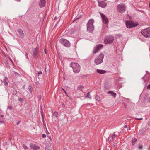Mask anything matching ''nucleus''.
<instances>
[{
    "instance_id": "1",
    "label": "nucleus",
    "mask_w": 150,
    "mask_h": 150,
    "mask_svg": "<svg viewBox=\"0 0 150 150\" xmlns=\"http://www.w3.org/2000/svg\"><path fill=\"white\" fill-rule=\"evenodd\" d=\"M70 67L72 68L74 73H78L79 72L80 67L77 63L72 62L70 64Z\"/></svg>"
},
{
    "instance_id": "2",
    "label": "nucleus",
    "mask_w": 150,
    "mask_h": 150,
    "mask_svg": "<svg viewBox=\"0 0 150 150\" xmlns=\"http://www.w3.org/2000/svg\"><path fill=\"white\" fill-rule=\"evenodd\" d=\"M94 20L93 19H90L88 22L87 24V29L88 31L90 32H92L94 30L93 23Z\"/></svg>"
},
{
    "instance_id": "3",
    "label": "nucleus",
    "mask_w": 150,
    "mask_h": 150,
    "mask_svg": "<svg viewBox=\"0 0 150 150\" xmlns=\"http://www.w3.org/2000/svg\"><path fill=\"white\" fill-rule=\"evenodd\" d=\"M141 32L142 34L145 37L150 38V28L142 30Z\"/></svg>"
},
{
    "instance_id": "4",
    "label": "nucleus",
    "mask_w": 150,
    "mask_h": 150,
    "mask_svg": "<svg viewBox=\"0 0 150 150\" xmlns=\"http://www.w3.org/2000/svg\"><path fill=\"white\" fill-rule=\"evenodd\" d=\"M104 57V55L103 53L100 54L95 59L94 61L96 65H98L101 64L103 62Z\"/></svg>"
},
{
    "instance_id": "5",
    "label": "nucleus",
    "mask_w": 150,
    "mask_h": 150,
    "mask_svg": "<svg viewBox=\"0 0 150 150\" xmlns=\"http://www.w3.org/2000/svg\"><path fill=\"white\" fill-rule=\"evenodd\" d=\"M117 7L118 11L120 13H123L124 12L126 8L125 5L123 3L118 4Z\"/></svg>"
},
{
    "instance_id": "6",
    "label": "nucleus",
    "mask_w": 150,
    "mask_h": 150,
    "mask_svg": "<svg viewBox=\"0 0 150 150\" xmlns=\"http://www.w3.org/2000/svg\"><path fill=\"white\" fill-rule=\"evenodd\" d=\"M126 24L127 28H131L132 27L137 26L138 25V23H135L133 22L129 21H126Z\"/></svg>"
},
{
    "instance_id": "7",
    "label": "nucleus",
    "mask_w": 150,
    "mask_h": 150,
    "mask_svg": "<svg viewBox=\"0 0 150 150\" xmlns=\"http://www.w3.org/2000/svg\"><path fill=\"white\" fill-rule=\"evenodd\" d=\"M59 42L62 45L67 47H69L70 46V43L67 40L64 39H61L59 40Z\"/></svg>"
},
{
    "instance_id": "8",
    "label": "nucleus",
    "mask_w": 150,
    "mask_h": 150,
    "mask_svg": "<svg viewBox=\"0 0 150 150\" xmlns=\"http://www.w3.org/2000/svg\"><path fill=\"white\" fill-rule=\"evenodd\" d=\"M114 40V38L112 36H108L104 40V43L105 44H110Z\"/></svg>"
},
{
    "instance_id": "9",
    "label": "nucleus",
    "mask_w": 150,
    "mask_h": 150,
    "mask_svg": "<svg viewBox=\"0 0 150 150\" xmlns=\"http://www.w3.org/2000/svg\"><path fill=\"white\" fill-rule=\"evenodd\" d=\"M103 45L102 44H98L93 49V54H96L98 52V50L103 48Z\"/></svg>"
},
{
    "instance_id": "10",
    "label": "nucleus",
    "mask_w": 150,
    "mask_h": 150,
    "mask_svg": "<svg viewBox=\"0 0 150 150\" xmlns=\"http://www.w3.org/2000/svg\"><path fill=\"white\" fill-rule=\"evenodd\" d=\"M100 14L102 19L103 22L105 24H108L109 22L108 20L105 15L100 13Z\"/></svg>"
},
{
    "instance_id": "11",
    "label": "nucleus",
    "mask_w": 150,
    "mask_h": 150,
    "mask_svg": "<svg viewBox=\"0 0 150 150\" xmlns=\"http://www.w3.org/2000/svg\"><path fill=\"white\" fill-rule=\"evenodd\" d=\"M30 146L31 148L33 150H38L40 149V147L39 146L33 144H30Z\"/></svg>"
},
{
    "instance_id": "12",
    "label": "nucleus",
    "mask_w": 150,
    "mask_h": 150,
    "mask_svg": "<svg viewBox=\"0 0 150 150\" xmlns=\"http://www.w3.org/2000/svg\"><path fill=\"white\" fill-rule=\"evenodd\" d=\"M98 5L99 6L101 7L102 8H105L107 5V4L104 1H98Z\"/></svg>"
},
{
    "instance_id": "13",
    "label": "nucleus",
    "mask_w": 150,
    "mask_h": 150,
    "mask_svg": "<svg viewBox=\"0 0 150 150\" xmlns=\"http://www.w3.org/2000/svg\"><path fill=\"white\" fill-rule=\"evenodd\" d=\"M39 52V49L38 46L36 48L33 50V55L34 57H36L38 54Z\"/></svg>"
},
{
    "instance_id": "14",
    "label": "nucleus",
    "mask_w": 150,
    "mask_h": 150,
    "mask_svg": "<svg viewBox=\"0 0 150 150\" xmlns=\"http://www.w3.org/2000/svg\"><path fill=\"white\" fill-rule=\"evenodd\" d=\"M45 0H40V1L39 3V6L41 7H42L45 6Z\"/></svg>"
},
{
    "instance_id": "15",
    "label": "nucleus",
    "mask_w": 150,
    "mask_h": 150,
    "mask_svg": "<svg viewBox=\"0 0 150 150\" xmlns=\"http://www.w3.org/2000/svg\"><path fill=\"white\" fill-rule=\"evenodd\" d=\"M108 94H110L112 95L114 98H115L116 97V93L112 91H109L107 93Z\"/></svg>"
},
{
    "instance_id": "16",
    "label": "nucleus",
    "mask_w": 150,
    "mask_h": 150,
    "mask_svg": "<svg viewBox=\"0 0 150 150\" xmlns=\"http://www.w3.org/2000/svg\"><path fill=\"white\" fill-rule=\"evenodd\" d=\"M17 31L19 33L20 36H24V33L22 29H18L17 30Z\"/></svg>"
},
{
    "instance_id": "17",
    "label": "nucleus",
    "mask_w": 150,
    "mask_h": 150,
    "mask_svg": "<svg viewBox=\"0 0 150 150\" xmlns=\"http://www.w3.org/2000/svg\"><path fill=\"white\" fill-rule=\"evenodd\" d=\"M4 82L5 86H6L8 85V80L7 77H5V78L4 80Z\"/></svg>"
},
{
    "instance_id": "18",
    "label": "nucleus",
    "mask_w": 150,
    "mask_h": 150,
    "mask_svg": "<svg viewBox=\"0 0 150 150\" xmlns=\"http://www.w3.org/2000/svg\"><path fill=\"white\" fill-rule=\"evenodd\" d=\"M97 72L100 74H104L106 72V71L104 70H100L98 69H97Z\"/></svg>"
},
{
    "instance_id": "19",
    "label": "nucleus",
    "mask_w": 150,
    "mask_h": 150,
    "mask_svg": "<svg viewBox=\"0 0 150 150\" xmlns=\"http://www.w3.org/2000/svg\"><path fill=\"white\" fill-rule=\"evenodd\" d=\"M86 98H89L90 99L91 98V96L90 95V93L88 92L86 94Z\"/></svg>"
},
{
    "instance_id": "20",
    "label": "nucleus",
    "mask_w": 150,
    "mask_h": 150,
    "mask_svg": "<svg viewBox=\"0 0 150 150\" xmlns=\"http://www.w3.org/2000/svg\"><path fill=\"white\" fill-rule=\"evenodd\" d=\"M77 88L78 89L81 90L83 88V85H80Z\"/></svg>"
},
{
    "instance_id": "21",
    "label": "nucleus",
    "mask_w": 150,
    "mask_h": 150,
    "mask_svg": "<svg viewBox=\"0 0 150 150\" xmlns=\"http://www.w3.org/2000/svg\"><path fill=\"white\" fill-rule=\"evenodd\" d=\"M28 88L29 89L30 92V93H32V88L31 86L30 85L29 86H28Z\"/></svg>"
},
{
    "instance_id": "22",
    "label": "nucleus",
    "mask_w": 150,
    "mask_h": 150,
    "mask_svg": "<svg viewBox=\"0 0 150 150\" xmlns=\"http://www.w3.org/2000/svg\"><path fill=\"white\" fill-rule=\"evenodd\" d=\"M137 141V139L136 138H134L132 142V145H134L135 144V142Z\"/></svg>"
},
{
    "instance_id": "23",
    "label": "nucleus",
    "mask_w": 150,
    "mask_h": 150,
    "mask_svg": "<svg viewBox=\"0 0 150 150\" xmlns=\"http://www.w3.org/2000/svg\"><path fill=\"white\" fill-rule=\"evenodd\" d=\"M23 147L25 150H27L28 149V148L25 144H23Z\"/></svg>"
},
{
    "instance_id": "24",
    "label": "nucleus",
    "mask_w": 150,
    "mask_h": 150,
    "mask_svg": "<svg viewBox=\"0 0 150 150\" xmlns=\"http://www.w3.org/2000/svg\"><path fill=\"white\" fill-rule=\"evenodd\" d=\"M58 114L57 112H55L54 114V116L55 117H58Z\"/></svg>"
},
{
    "instance_id": "25",
    "label": "nucleus",
    "mask_w": 150,
    "mask_h": 150,
    "mask_svg": "<svg viewBox=\"0 0 150 150\" xmlns=\"http://www.w3.org/2000/svg\"><path fill=\"white\" fill-rule=\"evenodd\" d=\"M115 36H116V38H120L122 36V35L121 34H116L115 35Z\"/></svg>"
},
{
    "instance_id": "26",
    "label": "nucleus",
    "mask_w": 150,
    "mask_h": 150,
    "mask_svg": "<svg viewBox=\"0 0 150 150\" xmlns=\"http://www.w3.org/2000/svg\"><path fill=\"white\" fill-rule=\"evenodd\" d=\"M17 93V91L16 90H14L13 91V94L14 95H16Z\"/></svg>"
},
{
    "instance_id": "27",
    "label": "nucleus",
    "mask_w": 150,
    "mask_h": 150,
    "mask_svg": "<svg viewBox=\"0 0 150 150\" xmlns=\"http://www.w3.org/2000/svg\"><path fill=\"white\" fill-rule=\"evenodd\" d=\"M113 139L112 138V137L111 136H110V137H109L108 138V140L110 142V141H111Z\"/></svg>"
},
{
    "instance_id": "28",
    "label": "nucleus",
    "mask_w": 150,
    "mask_h": 150,
    "mask_svg": "<svg viewBox=\"0 0 150 150\" xmlns=\"http://www.w3.org/2000/svg\"><path fill=\"white\" fill-rule=\"evenodd\" d=\"M95 98L96 100L98 101H99L100 100V97L97 96H96Z\"/></svg>"
},
{
    "instance_id": "29",
    "label": "nucleus",
    "mask_w": 150,
    "mask_h": 150,
    "mask_svg": "<svg viewBox=\"0 0 150 150\" xmlns=\"http://www.w3.org/2000/svg\"><path fill=\"white\" fill-rule=\"evenodd\" d=\"M46 136V135L45 134H42V137L43 138H45Z\"/></svg>"
},
{
    "instance_id": "30",
    "label": "nucleus",
    "mask_w": 150,
    "mask_h": 150,
    "mask_svg": "<svg viewBox=\"0 0 150 150\" xmlns=\"http://www.w3.org/2000/svg\"><path fill=\"white\" fill-rule=\"evenodd\" d=\"M147 89L150 90V84H149L148 86L147 87Z\"/></svg>"
},
{
    "instance_id": "31",
    "label": "nucleus",
    "mask_w": 150,
    "mask_h": 150,
    "mask_svg": "<svg viewBox=\"0 0 150 150\" xmlns=\"http://www.w3.org/2000/svg\"><path fill=\"white\" fill-rule=\"evenodd\" d=\"M7 142H5L3 143V145L5 146V145H6L7 144Z\"/></svg>"
},
{
    "instance_id": "32",
    "label": "nucleus",
    "mask_w": 150,
    "mask_h": 150,
    "mask_svg": "<svg viewBox=\"0 0 150 150\" xmlns=\"http://www.w3.org/2000/svg\"><path fill=\"white\" fill-rule=\"evenodd\" d=\"M13 72L14 74L16 75H19V74L17 72H15V71H13Z\"/></svg>"
},
{
    "instance_id": "33",
    "label": "nucleus",
    "mask_w": 150,
    "mask_h": 150,
    "mask_svg": "<svg viewBox=\"0 0 150 150\" xmlns=\"http://www.w3.org/2000/svg\"><path fill=\"white\" fill-rule=\"evenodd\" d=\"M111 137H112L113 139L115 137V134H114L113 135H112Z\"/></svg>"
},
{
    "instance_id": "34",
    "label": "nucleus",
    "mask_w": 150,
    "mask_h": 150,
    "mask_svg": "<svg viewBox=\"0 0 150 150\" xmlns=\"http://www.w3.org/2000/svg\"><path fill=\"white\" fill-rule=\"evenodd\" d=\"M42 72L41 71H40L38 72V75L42 74Z\"/></svg>"
},
{
    "instance_id": "35",
    "label": "nucleus",
    "mask_w": 150,
    "mask_h": 150,
    "mask_svg": "<svg viewBox=\"0 0 150 150\" xmlns=\"http://www.w3.org/2000/svg\"><path fill=\"white\" fill-rule=\"evenodd\" d=\"M8 109H9L10 110H11L12 109V107L11 106H9L8 107Z\"/></svg>"
},
{
    "instance_id": "36",
    "label": "nucleus",
    "mask_w": 150,
    "mask_h": 150,
    "mask_svg": "<svg viewBox=\"0 0 150 150\" xmlns=\"http://www.w3.org/2000/svg\"><path fill=\"white\" fill-rule=\"evenodd\" d=\"M135 119H136L137 120H142L143 119L142 118H136Z\"/></svg>"
},
{
    "instance_id": "37",
    "label": "nucleus",
    "mask_w": 150,
    "mask_h": 150,
    "mask_svg": "<svg viewBox=\"0 0 150 150\" xmlns=\"http://www.w3.org/2000/svg\"><path fill=\"white\" fill-rule=\"evenodd\" d=\"M35 83V84L36 85V86H38V82H36Z\"/></svg>"
},
{
    "instance_id": "38",
    "label": "nucleus",
    "mask_w": 150,
    "mask_h": 150,
    "mask_svg": "<svg viewBox=\"0 0 150 150\" xmlns=\"http://www.w3.org/2000/svg\"><path fill=\"white\" fill-rule=\"evenodd\" d=\"M45 149L46 150H51V149H50V148L46 147H45Z\"/></svg>"
},
{
    "instance_id": "39",
    "label": "nucleus",
    "mask_w": 150,
    "mask_h": 150,
    "mask_svg": "<svg viewBox=\"0 0 150 150\" xmlns=\"http://www.w3.org/2000/svg\"><path fill=\"white\" fill-rule=\"evenodd\" d=\"M62 105L63 107H65V104L64 103H62Z\"/></svg>"
},
{
    "instance_id": "40",
    "label": "nucleus",
    "mask_w": 150,
    "mask_h": 150,
    "mask_svg": "<svg viewBox=\"0 0 150 150\" xmlns=\"http://www.w3.org/2000/svg\"><path fill=\"white\" fill-rule=\"evenodd\" d=\"M142 146H140L139 147V148L140 149H142Z\"/></svg>"
},
{
    "instance_id": "41",
    "label": "nucleus",
    "mask_w": 150,
    "mask_h": 150,
    "mask_svg": "<svg viewBox=\"0 0 150 150\" xmlns=\"http://www.w3.org/2000/svg\"><path fill=\"white\" fill-rule=\"evenodd\" d=\"M46 131H47L46 133V134H49V132L48 131L47 129H46Z\"/></svg>"
},
{
    "instance_id": "42",
    "label": "nucleus",
    "mask_w": 150,
    "mask_h": 150,
    "mask_svg": "<svg viewBox=\"0 0 150 150\" xmlns=\"http://www.w3.org/2000/svg\"><path fill=\"white\" fill-rule=\"evenodd\" d=\"M44 52H45V54H47V52H46V49H45V50H44Z\"/></svg>"
},
{
    "instance_id": "43",
    "label": "nucleus",
    "mask_w": 150,
    "mask_h": 150,
    "mask_svg": "<svg viewBox=\"0 0 150 150\" xmlns=\"http://www.w3.org/2000/svg\"><path fill=\"white\" fill-rule=\"evenodd\" d=\"M62 90L64 91L65 93V94H66V95H67V93L66 92L64 91V89L62 88Z\"/></svg>"
},
{
    "instance_id": "44",
    "label": "nucleus",
    "mask_w": 150,
    "mask_h": 150,
    "mask_svg": "<svg viewBox=\"0 0 150 150\" xmlns=\"http://www.w3.org/2000/svg\"><path fill=\"white\" fill-rule=\"evenodd\" d=\"M124 127L125 128H127V125H125Z\"/></svg>"
},
{
    "instance_id": "45",
    "label": "nucleus",
    "mask_w": 150,
    "mask_h": 150,
    "mask_svg": "<svg viewBox=\"0 0 150 150\" xmlns=\"http://www.w3.org/2000/svg\"><path fill=\"white\" fill-rule=\"evenodd\" d=\"M0 122H1V123H2L3 125H4V124L3 123V121H0Z\"/></svg>"
},
{
    "instance_id": "46",
    "label": "nucleus",
    "mask_w": 150,
    "mask_h": 150,
    "mask_svg": "<svg viewBox=\"0 0 150 150\" xmlns=\"http://www.w3.org/2000/svg\"><path fill=\"white\" fill-rule=\"evenodd\" d=\"M9 59L10 60V61H11L12 63H13V61H12V60H11V59H10V58H9Z\"/></svg>"
},
{
    "instance_id": "47",
    "label": "nucleus",
    "mask_w": 150,
    "mask_h": 150,
    "mask_svg": "<svg viewBox=\"0 0 150 150\" xmlns=\"http://www.w3.org/2000/svg\"><path fill=\"white\" fill-rule=\"evenodd\" d=\"M48 137L50 139V140H51V137L50 136H49Z\"/></svg>"
},
{
    "instance_id": "48",
    "label": "nucleus",
    "mask_w": 150,
    "mask_h": 150,
    "mask_svg": "<svg viewBox=\"0 0 150 150\" xmlns=\"http://www.w3.org/2000/svg\"><path fill=\"white\" fill-rule=\"evenodd\" d=\"M23 88L24 89H25V85H24L23 86Z\"/></svg>"
},
{
    "instance_id": "49",
    "label": "nucleus",
    "mask_w": 150,
    "mask_h": 150,
    "mask_svg": "<svg viewBox=\"0 0 150 150\" xmlns=\"http://www.w3.org/2000/svg\"><path fill=\"white\" fill-rule=\"evenodd\" d=\"M148 101L149 102H150V97H149V100H148Z\"/></svg>"
},
{
    "instance_id": "50",
    "label": "nucleus",
    "mask_w": 150,
    "mask_h": 150,
    "mask_svg": "<svg viewBox=\"0 0 150 150\" xmlns=\"http://www.w3.org/2000/svg\"><path fill=\"white\" fill-rule=\"evenodd\" d=\"M19 123H20V122H17V125H19Z\"/></svg>"
},
{
    "instance_id": "51",
    "label": "nucleus",
    "mask_w": 150,
    "mask_h": 150,
    "mask_svg": "<svg viewBox=\"0 0 150 150\" xmlns=\"http://www.w3.org/2000/svg\"><path fill=\"white\" fill-rule=\"evenodd\" d=\"M26 55V57H28V54H27V53H26V55Z\"/></svg>"
},
{
    "instance_id": "52",
    "label": "nucleus",
    "mask_w": 150,
    "mask_h": 150,
    "mask_svg": "<svg viewBox=\"0 0 150 150\" xmlns=\"http://www.w3.org/2000/svg\"><path fill=\"white\" fill-rule=\"evenodd\" d=\"M62 19L61 18H60L59 20V21L58 22H59V21H60Z\"/></svg>"
},
{
    "instance_id": "53",
    "label": "nucleus",
    "mask_w": 150,
    "mask_h": 150,
    "mask_svg": "<svg viewBox=\"0 0 150 150\" xmlns=\"http://www.w3.org/2000/svg\"><path fill=\"white\" fill-rule=\"evenodd\" d=\"M125 100H129V99L127 98H125Z\"/></svg>"
},
{
    "instance_id": "54",
    "label": "nucleus",
    "mask_w": 150,
    "mask_h": 150,
    "mask_svg": "<svg viewBox=\"0 0 150 150\" xmlns=\"http://www.w3.org/2000/svg\"><path fill=\"white\" fill-rule=\"evenodd\" d=\"M3 117V115H1V117Z\"/></svg>"
},
{
    "instance_id": "55",
    "label": "nucleus",
    "mask_w": 150,
    "mask_h": 150,
    "mask_svg": "<svg viewBox=\"0 0 150 150\" xmlns=\"http://www.w3.org/2000/svg\"><path fill=\"white\" fill-rule=\"evenodd\" d=\"M79 18H76V19H75V20H76V19H79Z\"/></svg>"
},
{
    "instance_id": "56",
    "label": "nucleus",
    "mask_w": 150,
    "mask_h": 150,
    "mask_svg": "<svg viewBox=\"0 0 150 150\" xmlns=\"http://www.w3.org/2000/svg\"><path fill=\"white\" fill-rule=\"evenodd\" d=\"M125 108H126V106H127V105H126L125 104Z\"/></svg>"
},
{
    "instance_id": "57",
    "label": "nucleus",
    "mask_w": 150,
    "mask_h": 150,
    "mask_svg": "<svg viewBox=\"0 0 150 150\" xmlns=\"http://www.w3.org/2000/svg\"><path fill=\"white\" fill-rule=\"evenodd\" d=\"M56 17H55L54 18V19H56Z\"/></svg>"
},
{
    "instance_id": "58",
    "label": "nucleus",
    "mask_w": 150,
    "mask_h": 150,
    "mask_svg": "<svg viewBox=\"0 0 150 150\" xmlns=\"http://www.w3.org/2000/svg\"><path fill=\"white\" fill-rule=\"evenodd\" d=\"M63 21H62V22H61V23H63Z\"/></svg>"
},
{
    "instance_id": "59",
    "label": "nucleus",
    "mask_w": 150,
    "mask_h": 150,
    "mask_svg": "<svg viewBox=\"0 0 150 150\" xmlns=\"http://www.w3.org/2000/svg\"><path fill=\"white\" fill-rule=\"evenodd\" d=\"M149 7H150V3H149Z\"/></svg>"
},
{
    "instance_id": "60",
    "label": "nucleus",
    "mask_w": 150,
    "mask_h": 150,
    "mask_svg": "<svg viewBox=\"0 0 150 150\" xmlns=\"http://www.w3.org/2000/svg\"><path fill=\"white\" fill-rule=\"evenodd\" d=\"M119 0H116V1H118Z\"/></svg>"
},
{
    "instance_id": "61",
    "label": "nucleus",
    "mask_w": 150,
    "mask_h": 150,
    "mask_svg": "<svg viewBox=\"0 0 150 150\" xmlns=\"http://www.w3.org/2000/svg\"><path fill=\"white\" fill-rule=\"evenodd\" d=\"M113 146H115V145H113Z\"/></svg>"
},
{
    "instance_id": "62",
    "label": "nucleus",
    "mask_w": 150,
    "mask_h": 150,
    "mask_svg": "<svg viewBox=\"0 0 150 150\" xmlns=\"http://www.w3.org/2000/svg\"><path fill=\"white\" fill-rule=\"evenodd\" d=\"M65 150H67V149H66Z\"/></svg>"
}]
</instances>
